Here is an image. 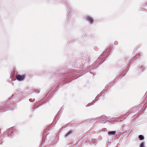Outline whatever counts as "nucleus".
Wrapping results in <instances>:
<instances>
[{"instance_id":"nucleus-6","label":"nucleus","mask_w":147,"mask_h":147,"mask_svg":"<svg viewBox=\"0 0 147 147\" xmlns=\"http://www.w3.org/2000/svg\"><path fill=\"white\" fill-rule=\"evenodd\" d=\"M71 131H70V132H68L66 135V136H67L68 135H69L71 134Z\"/></svg>"},{"instance_id":"nucleus-3","label":"nucleus","mask_w":147,"mask_h":147,"mask_svg":"<svg viewBox=\"0 0 147 147\" xmlns=\"http://www.w3.org/2000/svg\"><path fill=\"white\" fill-rule=\"evenodd\" d=\"M115 131H109L108 132V134L109 135H113L115 134Z\"/></svg>"},{"instance_id":"nucleus-5","label":"nucleus","mask_w":147,"mask_h":147,"mask_svg":"<svg viewBox=\"0 0 147 147\" xmlns=\"http://www.w3.org/2000/svg\"><path fill=\"white\" fill-rule=\"evenodd\" d=\"M140 147H144V144L143 143H141L140 145Z\"/></svg>"},{"instance_id":"nucleus-1","label":"nucleus","mask_w":147,"mask_h":147,"mask_svg":"<svg viewBox=\"0 0 147 147\" xmlns=\"http://www.w3.org/2000/svg\"><path fill=\"white\" fill-rule=\"evenodd\" d=\"M25 77V75H21L18 74L16 76V78L18 80L21 81L24 80Z\"/></svg>"},{"instance_id":"nucleus-2","label":"nucleus","mask_w":147,"mask_h":147,"mask_svg":"<svg viewBox=\"0 0 147 147\" xmlns=\"http://www.w3.org/2000/svg\"><path fill=\"white\" fill-rule=\"evenodd\" d=\"M86 19L91 23H92L93 22V19L90 17H86Z\"/></svg>"},{"instance_id":"nucleus-4","label":"nucleus","mask_w":147,"mask_h":147,"mask_svg":"<svg viewBox=\"0 0 147 147\" xmlns=\"http://www.w3.org/2000/svg\"><path fill=\"white\" fill-rule=\"evenodd\" d=\"M139 139L141 140H143L144 138V137L142 135H139Z\"/></svg>"}]
</instances>
